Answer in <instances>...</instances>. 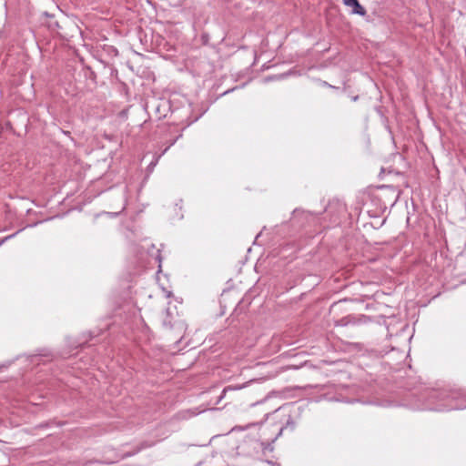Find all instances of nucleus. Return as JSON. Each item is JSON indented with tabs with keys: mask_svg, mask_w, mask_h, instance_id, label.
<instances>
[{
	"mask_svg": "<svg viewBox=\"0 0 466 466\" xmlns=\"http://www.w3.org/2000/svg\"><path fill=\"white\" fill-rule=\"evenodd\" d=\"M343 4L348 7H351V13L354 15H360L362 16L366 15L365 8L359 3L358 0H343Z\"/></svg>",
	"mask_w": 466,
	"mask_h": 466,
	"instance_id": "f257e3e1",
	"label": "nucleus"
},
{
	"mask_svg": "<svg viewBox=\"0 0 466 466\" xmlns=\"http://www.w3.org/2000/svg\"><path fill=\"white\" fill-rule=\"evenodd\" d=\"M310 218H312V214L308 212V211H305V210H302V209H299V208H296L294 209L293 213H292V218L294 220H298V222L300 221V218L302 219H306V220H309Z\"/></svg>",
	"mask_w": 466,
	"mask_h": 466,
	"instance_id": "f03ea898",
	"label": "nucleus"
},
{
	"mask_svg": "<svg viewBox=\"0 0 466 466\" xmlns=\"http://www.w3.org/2000/svg\"><path fill=\"white\" fill-rule=\"evenodd\" d=\"M247 386V383H243V384H239V385H236V386H233V385H229V386H227L224 388V390H222V393L219 397V400L223 399L226 397V395L228 393V392H232V391H236V390H242L244 389L245 387Z\"/></svg>",
	"mask_w": 466,
	"mask_h": 466,
	"instance_id": "7ed1b4c3",
	"label": "nucleus"
},
{
	"mask_svg": "<svg viewBox=\"0 0 466 466\" xmlns=\"http://www.w3.org/2000/svg\"><path fill=\"white\" fill-rule=\"evenodd\" d=\"M166 318L164 319L163 320V325L167 328V329H172L174 327V323L172 322V320L169 319V310L167 309V313H166Z\"/></svg>",
	"mask_w": 466,
	"mask_h": 466,
	"instance_id": "20e7f679",
	"label": "nucleus"
},
{
	"mask_svg": "<svg viewBox=\"0 0 466 466\" xmlns=\"http://www.w3.org/2000/svg\"><path fill=\"white\" fill-rule=\"evenodd\" d=\"M150 446H151V444H150V443H146V442H144V443H142V444H141V446H140L138 449H137L134 452H132V453H127L126 456H131V455H134V454L137 453L138 451H140L141 450H143V449H145V448H148V447H150Z\"/></svg>",
	"mask_w": 466,
	"mask_h": 466,
	"instance_id": "39448f33",
	"label": "nucleus"
},
{
	"mask_svg": "<svg viewBox=\"0 0 466 466\" xmlns=\"http://www.w3.org/2000/svg\"><path fill=\"white\" fill-rule=\"evenodd\" d=\"M258 445H259V447L262 449V450H267V449H269V450H272V447L270 446V444L268 443H265V442H258Z\"/></svg>",
	"mask_w": 466,
	"mask_h": 466,
	"instance_id": "423d86ee",
	"label": "nucleus"
},
{
	"mask_svg": "<svg viewBox=\"0 0 466 466\" xmlns=\"http://www.w3.org/2000/svg\"><path fill=\"white\" fill-rule=\"evenodd\" d=\"M159 157H157L156 161L150 163V165L148 166V168L150 169V171L155 167V166L157 165Z\"/></svg>",
	"mask_w": 466,
	"mask_h": 466,
	"instance_id": "0eeeda50",
	"label": "nucleus"
}]
</instances>
